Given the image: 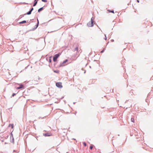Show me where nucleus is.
Returning <instances> with one entry per match:
<instances>
[{
    "label": "nucleus",
    "instance_id": "obj_3",
    "mask_svg": "<svg viewBox=\"0 0 153 153\" xmlns=\"http://www.w3.org/2000/svg\"><path fill=\"white\" fill-rule=\"evenodd\" d=\"M68 61L67 59L64 60L62 63H61L59 65V67L64 66L66 65L65 63Z\"/></svg>",
    "mask_w": 153,
    "mask_h": 153
},
{
    "label": "nucleus",
    "instance_id": "obj_24",
    "mask_svg": "<svg viewBox=\"0 0 153 153\" xmlns=\"http://www.w3.org/2000/svg\"><path fill=\"white\" fill-rule=\"evenodd\" d=\"M36 1H37V0H36Z\"/></svg>",
    "mask_w": 153,
    "mask_h": 153
},
{
    "label": "nucleus",
    "instance_id": "obj_16",
    "mask_svg": "<svg viewBox=\"0 0 153 153\" xmlns=\"http://www.w3.org/2000/svg\"><path fill=\"white\" fill-rule=\"evenodd\" d=\"M83 144L85 146H86V143H85V142H83Z\"/></svg>",
    "mask_w": 153,
    "mask_h": 153
},
{
    "label": "nucleus",
    "instance_id": "obj_1",
    "mask_svg": "<svg viewBox=\"0 0 153 153\" xmlns=\"http://www.w3.org/2000/svg\"><path fill=\"white\" fill-rule=\"evenodd\" d=\"M93 20L91 19V21L87 24V26L89 27H92L93 26Z\"/></svg>",
    "mask_w": 153,
    "mask_h": 153
},
{
    "label": "nucleus",
    "instance_id": "obj_8",
    "mask_svg": "<svg viewBox=\"0 0 153 153\" xmlns=\"http://www.w3.org/2000/svg\"><path fill=\"white\" fill-rule=\"evenodd\" d=\"M37 3V1L36 0H35L34 1V4L33 5V6H35Z\"/></svg>",
    "mask_w": 153,
    "mask_h": 153
},
{
    "label": "nucleus",
    "instance_id": "obj_23",
    "mask_svg": "<svg viewBox=\"0 0 153 153\" xmlns=\"http://www.w3.org/2000/svg\"><path fill=\"white\" fill-rule=\"evenodd\" d=\"M106 37H105V40H106Z\"/></svg>",
    "mask_w": 153,
    "mask_h": 153
},
{
    "label": "nucleus",
    "instance_id": "obj_6",
    "mask_svg": "<svg viewBox=\"0 0 153 153\" xmlns=\"http://www.w3.org/2000/svg\"><path fill=\"white\" fill-rule=\"evenodd\" d=\"M43 135L45 136H52V134L51 133H47L46 134H43Z\"/></svg>",
    "mask_w": 153,
    "mask_h": 153
},
{
    "label": "nucleus",
    "instance_id": "obj_18",
    "mask_svg": "<svg viewBox=\"0 0 153 153\" xmlns=\"http://www.w3.org/2000/svg\"><path fill=\"white\" fill-rule=\"evenodd\" d=\"M15 95H16V94L14 93H13L12 94V97H14V96Z\"/></svg>",
    "mask_w": 153,
    "mask_h": 153
},
{
    "label": "nucleus",
    "instance_id": "obj_22",
    "mask_svg": "<svg viewBox=\"0 0 153 153\" xmlns=\"http://www.w3.org/2000/svg\"><path fill=\"white\" fill-rule=\"evenodd\" d=\"M103 51H101V53H102V52H103Z\"/></svg>",
    "mask_w": 153,
    "mask_h": 153
},
{
    "label": "nucleus",
    "instance_id": "obj_4",
    "mask_svg": "<svg viewBox=\"0 0 153 153\" xmlns=\"http://www.w3.org/2000/svg\"><path fill=\"white\" fill-rule=\"evenodd\" d=\"M56 85L58 87L60 88H61L62 87V83L60 82H56Z\"/></svg>",
    "mask_w": 153,
    "mask_h": 153
},
{
    "label": "nucleus",
    "instance_id": "obj_12",
    "mask_svg": "<svg viewBox=\"0 0 153 153\" xmlns=\"http://www.w3.org/2000/svg\"><path fill=\"white\" fill-rule=\"evenodd\" d=\"M43 9V7H41L40 8H39L38 10V12H40V11H41V10H42Z\"/></svg>",
    "mask_w": 153,
    "mask_h": 153
},
{
    "label": "nucleus",
    "instance_id": "obj_2",
    "mask_svg": "<svg viewBox=\"0 0 153 153\" xmlns=\"http://www.w3.org/2000/svg\"><path fill=\"white\" fill-rule=\"evenodd\" d=\"M59 53L55 55L53 57V61L54 62H56V61L57 58L59 56Z\"/></svg>",
    "mask_w": 153,
    "mask_h": 153
},
{
    "label": "nucleus",
    "instance_id": "obj_15",
    "mask_svg": "<svg viewBox=\"0 0 153 153\" xmlns=\"http://www.w3.org/2000/svg\"><path fill=\"white\" fill-rule=\"evenodd\" d=\"M75 50L78 51V47H76L75 48Z\"/></svg>",
    "mask_w": 153,
    "mask_h": 153
},
{
    "label": "nucleus",
    "instance_id": "obj_10",
    "mask_svg": "<svg viewBox=\"0 0 153 153\" xmlns=\"http://www.w3.org/2000/svg\"><path fill=\"white\" fill-rule=\"evenodd\" d=\"M26 21L25 20H24L22 22H19V23L20 24H21L26 23Z\"/></svg>",
    "mask_w": 153,
    "mask_h": 153
},
{
    "label": "nucleus",
    "instance_id": "obj_9",
    "mask_svg": "<svg viewBox=\"0 0 153 153\" xmlns=\"http://www.w3.org/2000/svg\"><path fill=\"white\" fill-rule=\"evenodd\" d=\"M9 127H11L12 128H13V124H10L9 125Z\"/></svg>",
    "mask_w": 153,
    "mask_h": 153
},
{
    "label": "nucleus",
    "instance_id": "obj_7",
    "mask_svg": "<svg viewBox=\"0 0 153 153\" xmlns=\"http://www.w3.org/2000/svg\"><path fill=\"white\" fill-rule=\"evenodd\" d=\"M33 10V8H32L28 12H27V15H30V14L32 12V10Z\"/></svg>",
    "mask_w": 153,
    "mask_h": 153
},
{
    "label": "nucleus",
    "instance_id": "obj_19",
    "mask_svg": "<svg viewBox=\"0 0 153 153\" xmlns=\"http://www.w3.org/2000/svg\"><path fill=\"white\" fill-rule=\"evenodd\" d=\"M49 61L50 62H51V58H50L49 60Z\"/></svg>",
    "mask_w": 153,
    "mask_h": 153
},
{
    "label": "nucleus",
    "instance_id": "obj_11",
    "mask_svg": "<svg viewBox=\"0 0 153 153\" xmlns=\"http://www.w3.org/2000/svg\"><path fill=\"white\" fill-rule=\"evenodd\" d=\"M54 72L56 73H59V70H54L53 71Z\"/></svg>",
    "mask_w": 153,
    "mask_h": 153
},
{
    "label": "nucleus",
    "instance_id": "obj_5",
    "mask_svg": "<svg viewBox=\"0 0 153 153\" xmlns=\"http://www.w3.org/2000/svg\"><path fill=\"white\" fill-rule=\"evenodd\" d=\"M18 84L19 85V87H18L16 88L17 89H19L21 88H24V86L23 85L20 84Z\"/></svg>",
    "mask_w": 153,
    "mask_h": 153
},
{
    "label": "nucleus",
    "instance_id": "obj_20",
    "mask_svg": "<svg viewBox=\"0 0 153 153\" xmlns=\"http://www.w3.org/2000/svg\"><path fill=\"white\" fill-rule=\"evenodd\" d=\"M93 148V146H90V149H92Z\"/></svg>",
    "mask_w": 153,
    "mask_h": 153
},
{
    "label": "nucleus",
    "instance_id": "obj_17",
    "mask_svg": "<svg viewBox=\"0 0 153 153\" xmlns=\"http://www.w3.org/2000/svg\"><path fill=\"white\" fill-rule=\"evenodd\" d=\"M42 1L43 2H47V0H42Z\"/></svg>",
    "mask_w": 153,
    "mask_h": 153
},
{
    "label": "nucleus",
    "instance_id": "obj_13",
    "mask_svg": "<svg viewBox=\"0 0 153 153\" xmlns=\"http://www.w3.org/2000/svg\"><path fill=\"white\" fill-rule=\"evenodd\" d=\"M107 11H108V12H111V13H114V10H107Z\"/></svg>",
    "mask_w": 153,
    "mask_h": 153
},
{
    "label": "nucleus",
    "instance_id": "obj_21",
    "mask_svg": "<svg viewBox=\"0 0 153 153\" xmlns=\"http://www.w3.org/2000/svg\"><path fill=\"white\" fill-rule=\"evenodd\" d=\"M137 1L138 2H139V1L138 0H137Z\"/></svg>",
    "mask_w": 153,
    "mask_h": 153
},
{
    "label": "nucleus",
    "instance_id": "obj_14",
    "mask_svg": "<svg viewBox=\"0 0 153 153\" xmlns=\"http://www.w3.org/2000/svg\"><path fill=\"white\" fill-rule=\"evenodd\" d=\"M131 121L133 122H134V118H132L131 119Z\"/></svg>",
    "mask_w": 153,
    "mask_h": 153
}]
</instances>
